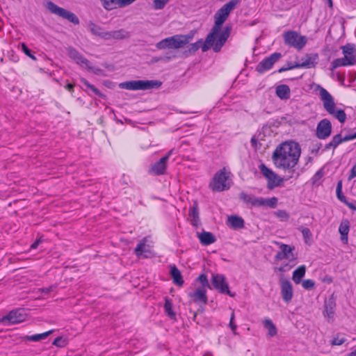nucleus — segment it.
<instances>
[{
	"label": "nucleus",
	"mask_w": 356,
	"mask_h": 356,
	"mask_svg": "<svg viewBox=\"0 0 356 356\" xmlns=\"http://www.w3.org/2000/svg\"><path fill=\"white\" fill-rule=\"evenodd\" d=\"M102 38L106 40H123L130 37V33L124 29H120L116 31H105L103 32Z\"/></svg>",
	"instance_id": "nucleus-20"
},
{
	"label": "nucleus",
	"mask_w": 356,
	"mask_h": 356,
	"mask_svg": "<svg viewBox=\"0 0 356 356\" xmlns=\"http://www.w3.org/2000/svg\"><path fill=\"white\" fill-rule=\"evenodd\" d=\"M275 215L282 221L287 220L289 218V214L285 210H278Z\"/></svg>",
	"instance_id": "nucleus-47"
},
{
	"label": "nucleus",
	"mask_w": 356,
	"mask_h": 356,
	"mask_svg": "<svg viewBox=\"0 0 356 356\" xmlns=\"http://www.w3.org/2000/svg\"><path fill=\"white\" fill-rule=\"evenodd\" d=\"M230 172L225 168L218 170L209 183V188L213 192L227 191L231 187Z\"/></svg>",
	"instance_id": "nucleus-4"
},
{
	"label": "nucleus",
	"mask_w": 356,
	"mask_h": 356,
	"mask_svg": "<svg viewBox=\"0 0 356 356\" xmlns=\"http://www.w3.org/2000/svg\"><path fill=\"white\" fill-rule=\"evenodd\" d=\"M333 294L330 296L328 300L325 302L324 316L328 318H332L334 314V301L332 300Z\"/></svg>",
	"instance_id": "nucleus-33"
},
{
	"label": "nucleus",
	"mask_w": 356,
	"mask_h": 356,
	"mask_svg": "<svg viewBox=\"0 0 356 356\" xmlns=\"http://www.w3.org/2000/svg\"><path fill=\"white\" fill-rule=\"evenodd\" d=\"M74 87V84H72V83H67V84L65 86V88L67 90H69V91H70V92L73 91Z\"/></svg>",
	"instance_id": "nucleus-57"
},
{
	"label": "nucleus",
	"mask_w": 356,
	"mask_h": 356,
	"mask_svg": "<svg viewBox=\"0 0 356 356\" xmlns=\"http://www.w3.org/2000/svg\"><path fill=\"white\" fill-rule=\"evenodd\" d=\"M207 291L204 287H197L193 291L188 293V297L195 303L206 305L208 302Z\"/></svg>",
	"instance_id": "nucleus-18"
},
{
	"label": "nucleus",
	"mask_w": 356,
	"mask_h": 356,
	"mask_svg": "<svg viewBox=\"0 0 356 356\" xmlns=\"http://www.w3.org/2000/svg\"><path fill=\"white\" fill-rule=\"evenodd\" d=\"M301 232L305 238V242L307 243L308 241L311 239L312 236L310 229L307 227H304L301 229Z\"/></svg>",
	"instance_id": "nucleus-48"
},
{
	"label": "nucleus",
	"mask_w": 356,
	"mask_h": 356,
	"mask_svg": "<svg viewBox=\"0 0 356 356\" xmlns=\"http://www.w3.org/2000/svg\"><path fill=\"white\" fill-rule=\"evenodd\" d=\"M234 319H235V314H234V312H232L231 314V316H230L229 326L231 328L233 334H237V332H236L237 325L234 322Z\"/></svg>",
	"instance_id": "nucleus-46"
},
{
	"label": "nucleus",
	"mask_w": 356,
	"mask_h": 356,
	"mask_svg": "<svg viewBox=\"0 0 356 356\" xmlns=\"http://www.w3.org/2000/svg\"><path fill=\"white\" fill-rule=\"evenodd\" d=\"M332 345H334V339L330 341Z\"/></svg>",
	"instance_id": "nucleus-64"
},
{
	"label": "nucleus",
	"mask_w": 356,
	"mask_h": 356,
	"mask_svg": "<svg viewBox=\"0 0 356 356\" xmlns=\"http://www.w3.org/2000/svg\"><path fill=\"white\" fill-rule=\"evenodd\" d=\"M356 138V131L353 132L349 131L348 134H344V130L341 131V133L335 135V147L337 145L350 140Z\"/></svg>",
	"instance_id": "nucleus-27"
},
{
	"label": "nucleus",
	"mask_w": 356,
	"mask_h": 356,
	"mask_svg": "<svg viewBox=\"0 0 356 356\" xmlns=\"http://www.w3.org/2000/svg\"><path fill=\"white\" fill-rule=\"evenodd\" d=\"M197 238L202 245H209L216 241L215 236L211 232L206 231L197 233Z\"/></svg>",
	"instance_id": "nucleus-25"
},
{
	"label": "nucleus",
	"mask_w": 356,
	"mask_h": 356,
	"mask_svg": "<svg viewBox=\"0 0 356 356\" xmlns=\"http://www.w3.org/2000/svg\"><path fill=\"white\" fill-rule=\"evenodd\" d=\"M335 118L341 123H343L346 120V114L343 110L335 108Z\"/></svg>",
	"instance_id": "nucleus-41"
},
{
	"label": "nucleus",
	"mask_w": 356,
	"mask_h": 356,
	"mask_svg": "<svg viewBox=\"0 0 356 356\" xmlns=\"http://www.w3.org/2000/svg\"><path fill=\"white\" fill-rule=\"evenodd\" d=\"M81 82L84 84L88 89L91 90L96 95L104 97V95H103L99 89H97L95 86L90 83L88 80H86L85 78H81L80 79Z\"/></svg>",
	"instance_id": "nucleus-38"
},
{
	"label": "nucleus",
	"mask_w": 356,
	"mask_h": 356,
	"mask_svg": "<svg viewBox=\"0 0 356 356\" xmlns=\"http://www.w3.org/2000/svg\"><path fill=\"white\" fill-rule=\"evenodd\" d=\"M102 6L106 10H111L117 7L120 8V0H100Z\"/></svg>",
	"instance_id": "nucleus-36"
},
{
	"label": "nucleus",
	"mask_w": 356,
	"mask_h": 356,
	"mask_svg": "<svg viewBox=\"0 0 356 356\" xmlns=\"http://www.w3.org/2000/svg\"><path fill=\"white\" fill-rule=\"evenodd\" d=\"M90 30L91 33L95 35H98L102 38V35L103 32H101V28L96 25L95 23L90 22L89 24Z\"/></svg>",
	"instance_id": "nucleus-44"
},
{
	"label": "nucleus",
	"mask_w": 356,
	"mask_h": 356,
	"mask_svg": "<svg viewBox=\"0 0 356 356\" xmlns=\"http://www.w3.org/2000/svg\"><path fill=\"white\" fill-rule=\"evenodd\" d=\"M170 274L175 284L179 286H181L184 284V280L181 272L175 265L171 266Z\"/></svg>",
	"instance_id": "nucleus-32"
},
{
	"label": "nucleus",
	"mask_w": 356,
	"mask_h": 356,
	"mask_svg": "<svg viewBox=\"0 0 356 356\" xmlns=\"http://www.w3.org/2000/svg\"><path fill=\"white\" fill-rule=\"evenodd\" d=\"M196 281L199 282L201 284L200 287H204V289H210V285L207 275L202 273L200 274L196 279Z\"/></svg>",
	"instance_id": "nucleus-40"
},
{
	"label": "nucleus",
	"mask_w": 356,
	"mask_h": 356,
	"mask_svg": "<svg viewBox=\"0 0 356 356\" xmlns=\"http://www.w3.org/2000/svg\"><path fill=\"white\" fill-rule=\"evenodd\" d=\"M172 154V150L167 154L161 157L158 161L151 165L149 173L154 175H162L165 174L167 169V163Z\"/></svg>",
	"instance_id": "nucleus-15"
},
{
	"label": "nucleus",
	"mask_w": 356,
	"mask_h": 356,
	"mask_svg": "<svg viewBox=\"0 0 356 356\" xmlns=\"http://www.w3.org/2000/svg\"><path fill=\"white\" fill-rule=\"evenodd\" d=\"M306 273V267L305 265L298 266L293 272L292 280L296 284H298L301 282L302 278L305 276Z\"/></svg>",
	"instance_id": "nucleus-31"
},
{
	"label": "nucleus",
	"mask_w": 356,
	"mask_h": 356,
	"mask_svg": "<svg viewBox=\"0 0 356 356\" xmlns=\"http://www.w3.org/2000/svg\"><path fill=\"white\" fill-rule=\"evenodd\" d=\"M350 223L347 219L343 220L339 227L341 241L343 244H347L348 241V233L350 231Z\"/></svg>",
	"instance_id": "nucleus-24"
},
{
	"label": "nucleus",
	"mask_w": 356,
	"mask_h": 356,
	"mask_svg": "<svg viewBox=\"0 0 356 356\" xmlns=\"http://www.w3.org/2000/svg\"><path fill=\"white\" fill-rule=\"evenodd\" d=\"M239 197L244 202L254 207H268L274 209L277 205V198L275 197L268 199L256 197L252 195H249L244 192L241 193Z\"/></svg>",
	"instance_id": "nucleus-7"
},
{
	"label": "nucleus",
	"mask_w": 356,
	"mask_h": 356,
	"mask_svg": "<svg viewBox=\"0 0 356 356\" xmlns=\"http://www.w3.org/2000/svg\"><path fill=\"white\" fill-rule=\"evenodd\" d=\"M301 154L300 145L294 141H285L280 144L272 154L275 167L284 170L296 167Z\"/></svg>",
	"instance_id": "nucleus-1"
},
{
	"label": "nucleus",
	"mask_w": 356,
	"mask_h": 356,
	"mask_svg": "<svg viewBox=\"0 0 356 356\" xmlns=\"http://www.w3.org/2000/svg\"><path fill=\"white\" fill-rule=\"evenodd\" d=\"M341 191H342V183L341 181H339L337 185L336 193H340Z\"/></svg>",
	"instance_id": "nucleus-55"
},
{
	"label": "nucleus",
	"mask_w": 356,
	"mask_h": 356,
	"mask_svg": "<svg viewBox=\"0 0 356 356\" xmlns=\"http://www.w3.org/2000/svg\"><path fill=\"white\" fill-rule=\"evenodd\" d=\"M164 312L166 315L171 319H174L176 317V314L173 311V303L172 300L168 297L165 298V303H164Z\"/></svg>",
	"instance_id": "nucleus-34"
},
{
	"label": "nucleus",
	"mask_w": 356,
	"mask_h": 356,
	"mask_svg": "<svg viewBox=\"0 0 356 356\" xmlns=\"http://www.w3.org/2000/svg\"><path fill=\"white\" fill-rule=\"evenodd\" d=\"M189 216L192 217L191 225L194 227H197L199 223V210L198 206L195 203L193 207L189 209Z\"/></svg>",
	"instance_id": "nucleus-35"
},
{
	"label": "nucleus",
	"mask_w": 356,
	"mask_h": 356,
	"mask_svg": "<svg viewBox=\"0 0 356 356\" xmlns=\"http://www.w3.org/2000/svg\"><path fill=\"white\" fill-rule=\"evenodd\" d=\"M319 95L323 102L324 107L330 113L334 114V101L332 95L324 88H321Z\"/></svg>",
	"instance_id": "nucleus-23"
},
{
	"label": "nucleus",
	"mask_w": 356,
	"mask_h": 356,
	"mask_svg": "<svg viewBox=\"0 0 356 356\" xmlns=\"http://www.w3.org/2000/svg\"><path fill=\"white\" fill-rule=\"evenodd\" d=\"M317 56H311L309 55L306 56V59L303 60L302 63H296L294 67H289V69H291L293 67H305V68H312L315 65V60Z\"/></svg>",
	"instance_id": "nucleus-30"
},
{
	"label": "nucleus",
	"mask_w": 356,
	"mask_h": 356,
	"mask_svg": "<svg viewBox=\"0 0 356 356\" xmlns=\"http://www.w3.org/2000/svg\"><path fill=\"white\" fill-rule=\"evenodd\" d=\"M275 94L281 100H287L291 97V89L288 85L281 84L275 88Z\"/></svg>",
	"instance_id": "nucleus-26"
},
{
	"label": "nucleus",
	"mask_w": 356,
	"mask_h": 356,
	"mask_svg": "<svg viewBox=\"0 0 356 356\" xmlns=\"http://www.w3.org/2000/svg\"><path fill=\"white\" fill-rule=\"evenodd\" d=\"M332 280L331 277H330L329 279H327V282L330 283L332 282Z\"/></svg>",
	"instance_id": "nucleus-62"
},
{
	"label": "nucleus",
	"mask_w": 356,
	"mask_h": 356,
	"mask_svg": "<svg viewBox=\"0 0 356 356\" xmlns=\"http://www.w3.org/2000/svg\"><path fill=\"white\" fill-rule=\"evenodd\" d=\"M286 68H281L279 70V72H283L284 70H286Z\"/></svg>",
	"instance_id": "nucleus-61"
},
{
	"label": "nucleus",
	"mask_w": 356,
	"mask_h": 356,
	"mask_svg": "<svg viewBox=\"0 0 356 356\" xmlns=\"http://www.w3.org/2000/svg\"><path fill=\"white\" fill-rule=\"evenodd\" d=\"M55 286H50L49 287H43L40 289V291L44 294H47L53 291V289L55 288Z\"/></svg>",
	"instance_id": "nucleus-51"
},
{
	"label": "nucleus",
	"mask_w": 356,
	"mask_h": 356,
	"mask_svg": "<svg viewBox=\"0 0 356 356\" xmlns=\"http://www.w3.org/2000/svg\"><path fill=\"white\" fill-rule=\"evenodd\" d=\"M67 54L69 57L73 59L78 65L91 69L90 61L74 48L69 47L67 49Z\"/></svg>",
	"instance_id": "nucleus-21"
},
{
	"label": "nucleus",
	"mask_w": 356,
	"mask_h": 356,
	"mask_svg": "<svg viewBox=\"0 0 356 356\" xmlns=\"http://www.w3.org/2000/svg\"><path fill=\"white\" fill-rule=\"evenodd\" d=\"M330 71H331V76H333V74H334V62H332L331 63V67H330Z\"/></svg>",
	"instance_id": "nucleus-58"
},
{
	"label": "nucleus",
	"mask_w": 356,
	"mask_h": 356,
	"mask_svg": "<svg viewBox=\"0 0 356 356\" xmlns=\"http://www.w3.org/2000/svg\"><path fill=\"white\" fill-rule=\"evenodd\" d=\"M284 44L290 47H293L300 51L306 44L307 38L300 35L295 31H287L283 34Z\"/></svg>",
	"instance_id": "nucleus-9"
},
{
	"label": "nucleus",
	"mask_w": 356,
	"mask_h": 356,
	"mask_svg": "<svg viewBox=\"0 0 356 356\" xmlns=\"http://www.w3.org/2000/svg\"><path fill=\"white\" fill-rule=\"evenodd\" d=\"M331 131V122L327 119H323L317 125L316 135L320 139H325L330 135Z\"/></svg>",
	"instance_id": "nucleus-19"
},
{
	"label": "nucleus",
	"mask_w": 356,
	"mask_h": 356,
	"mask_svg": "<svg viewBox=\"0 0 356 356\" xmlns=\"http://www.w3.org/2000/svg\"><path fill=\"white\" fill-rule=\"evenodd\" d=\"M333 142H334V140H332L330 143V145H332Z\"/></svg>",
	"instance_id": "nucleus-63"
},
{
	"label": "nucleus",
	"mask_w": 356,
	"mask_h": 356,
	"mask_svg": "<svg viewBox=\"0 0 356 356\" xmlns=\"http://www.w3.org/2000/svg\"><path fill=\"white\" fill-rule=\"evenodd\" d=\"M193 39V35H175L161 40L156 43L159 49H179L188 44Z\"/></svg>",
	"instance_id": "nucleus-5"
},
{
	"label": "nucleus",
	"mask_w": 356,
	"mask_h": 356,
	"mask_svg": "<svg viewBox=\"0 0 356 356\" xmlns=\"http://www.w3.org/2000/svg\"><path fill=\"white\" fill-rule=\"evenodd\" d=\"M323 176V170H318L311 179V182L313 186H319L321 179Z\"/></svg>",
	"instance_id": "nucleus-39"
},
{
	"label": "nucleus",
	"mask_w": 356,
	"mask_h": 356,
	"mask_svg": "<svg viewBox=\"0 0 356 356\" xmlns=\"http://www.w3.org/2000/svg\"><path fill=\"white\" fill-rule=\"evenodd\" d=\"M302 286L306 290H312L315 286V282L310 279L305 280L302 282Z\"/></svg>",
	"instance_id": "nucleus-45"
},
{
	"label": "nucleus",
	"mask_w": 356,
	"mask_h": 356,
	"mask_svg": "<svg viewBox=\"0 0 356 356\" xmlns=\"http://www.w3.org/2000/svg\"><path fill=\"white\" fill-rule=\"evenodd\" d=\"M264 327L268 331V336L273 337L277 335V329L271 319L265 318L263 321Z\"/></svg>",
	"instance_id": "nucleus-29"
},
{
	"label": "nucleus",
	"mask_w": 356,
	"mask_h": 356,
	"mask_svg": "<svg viewBox=\"0 0 356 356\" xmlns=\"http://www.w3.org/2000/svg\"><path fill=\"white\" fill-rule=\"evenodd\" d=\"M147 238H143L136 247L134 252L138 258L141 257L147 258L152 255V252L149 249V246L147 244Z\"/></svg>",
	"instance_id": "nucleus-22"
},
{
	"label": "nucleus",
	"mask_w": 356,
	"mask_h": 356,
	"mask_svg": "<svg viewBox=\"0 0 356 356\" xmlns=\"http://www.w3.org/2000/svg\"><path fill=\"white\" fill-rule=\"evenodd\" d=\"M227 224L234 229H239L244 227V220L240 216H231L227 219Z\"/></svg>",
	"instance_id": "nucleus-28"
},
{
	"label": "nucleus",
	"mask_w": 356,
	"mask_h": 356,
	"mask_svg": "<svg viewBox=\"0 0 356 356\" xmlns=\"http://www.w3.org/2000/svg\"><path fill=\"white\" fill-rule=\"evenodd\" d=\"M52 344L55 346L63 348L67 344V341L65 339H63L62 337H58L54 340Z\"/></svg>",
	"instance_id": "nucleus-42"
},
{
	"label": "nucleus",
	"mask_w": 356,
	"mask_h": 356,
	"mask_svg": "<svg viewBox=\"0 0 356 356\" xmlns=\"http://www.w3.org/2000/svg\"><path fill=\"white\" fill-rule=\"evenodd\" d=\"M337 198L341 201L342 202H343L344 204L347 202L346 200V197L345 195H343L342 193V191H341L340 193H337Z\"/></svg>",
	"instance_id": "nucleus-52"
},
{
	"label": "nucleus",
	"mask_w": 356,
	"mask_h": 356,
	"mask_svg": "<svg viewBox=\"0 0 356 356\" xmlns=\"http://www.w3.org/2000/svg\"><path fill=\"white\" fill-rule=\"evenodd\" d=\"M169 1L170 0H154L153 1V8L155 10H161L165 7Z\"/></svg>",
	"instance_id": "nucleus-43"
},
{
	"label": "nucleus",
	"mask_w": 356,
	"mask_h": 356,
	"mask_svg": "<svg viewBox=\"0 0 356 356\" xmlns=\"http://www.w3.org/2000/svg\"><path fill=\"white\" fill-rule=\"evenodd\" d=\"M348 356H356V350L350 353Z\"/></svg>",
	"instance_id": "nucleus-60"
},
{
	"label": "nucleus",
	"mask_w": 356,
	"mask_h": 356,
	"mask_svg": "<svg viewBox=\"0 0 356 356\" xmlns=\"http://www.w3.org/2000/svg\"><path fill=\"white\" fill-rule=\"evenodd\" d=\"M26 314L22 309H15L10 312L2 318V322L7 324H17L25 321Z\"/></svg>",
	"instance_id": "nucleus-16"
},
{
	"label": "nucleus",
	"mask_w": 356,
	"mask_h": 356,
	"mask_svg": "<svg viewBox=\"0 0 356 356\" xmlns=\"http://www.w3.org/2000/svg\"><path fill=\"white\" fill-rule=\"evenodd\" d=\"M52 332H53V330H49L47 332H45L44 333L33 334V335H31V336H27L26 339H27L28 341H38L44 339L49 334H51Z\"/></svg>",
	"instance_id": "nucleus-37"
},
{
	"label": "nucleus",
	"mask_w": 356,
	"mask_h": 356,
	"mask_svg": "<svg viewBox=\"0 0 356 356\" xmlns=\"http://www.w3.org/2000/svg\"><path fill=\"white\" fill-rule=\"evenodd\" d=\"M162 83L157 80H134L122 82L120 88L129 90H147L152 88H158Z\"/></svg>",
	"instance_id": "nucleus-6"
},
{
	"label": "nucleus",
	"mask_w": 356,
	"mask_h": 356,
	"mask_svg": "<svg viewBox=\"0 0 356 356\" xmlns=\"http://www.w3.org/2000/svg\"><path fill=\"white\" fill-rule=\"evenodd\" d=\"M42 240L41 238L37 239L35 242H33L31 245L30 248L31 249H36L38 246V245L41 243Z\"/></svg>",
	"instance_id": "nucleus-54"
},
{
	"label": "nucleus",
	"mask_w": 356,
	"mask_h": 356,
	"mask_svg": "<svg viewBox=\"0 0 356 356\" xmlns=\"http://www.w3.org/2000/svg\"><path fill=\"white\" fill-rule=\"evenodd\" d=\"M346 341V339L344 337H340L337 334L335 337V346H339L343 344Z\"/></svg>",
	"instance_id": "nucleus-50"
},
{
	"label": "nucleus",
	"mask_w": 356,
	"mask_h": 356,
	"mask_svg": "<svg viewBox=\"0 0 356 356\" xmlns=\"http://www.w3.org/2000/svg\"><path fill=\"white\" fill-rule=\"evenodd\" d=\"M44 6L45 8L52 14L65 19L74 24H79L80 22L78 17L74 13L63 8L59 7L51 1H47Z\"/></svg>",
	"instance_id": "nucleus-10"
},
{
	"label": "nucleus",
	"mask_w": 356,
	"mask_h": 356,
	"mask_svg": "<svg viewBox=\"0 0 356 356\" xmlns=\"http://www.w3.org/2000/svg\"><path fill=\"white\" fill-rule=\"evenodd\" d=\"M22 49L23 51V52L26 55L28 56L29 58H31V59H33V60H36V58L35 56L33 55V54L32 53V51H31V49H29L28 48V47L24 44V43H22Z\"/></svg>",
	"instance_id": "nucleus-49"
},
{
	"label": "nucleus",
	"mask_w": 356,
	"mask_h": 356,
	"mask_svg": "<svg viewBox=\"0 0 356 356\" xmlns=\"http://www.w3.org/2000/svg\"><path fill=\"white\" fill-rule=\"evenodd\" d=\"M281 295L284 302H289L291 300L293 295L292 284L290 281L281 276L280 280Z\"/></svg>",
	"instance_id": "nucleus-17"
},
{
	"label": "nucleus",
	"mask_w": 356,
	"mask_h": 356,
	"mask_svg": "<svg viewBox=\"0 0 356 356\" xmlns=\"http://www.w3.org/2000/svg\"><path fill=\"white\" fill-rule=\"evenodd\" d=\"M282 55L280 53H273L269 56L263 59L256 67V70L259 74H263L265 72L271 69L273 65L277 62L280 58Z\"/></svg>",
	"instance_id": "nucleus-14"
},
{
	"label": "nucleus",
	"mask_w": 356,
	"mask_h": 356,
	"mask_svg": "<svg viewBox=\"0 0 356 356\" xmlns=\"http://www.w3.org/2000/svg\"><path fill=\"white\" fill-rule=\"evenodd\" d=\"M202 40H200L197 42L193 43L192 44V49H193L194 51L197 50L200 47V44H202Z\"/></svg>",
	"instance_id": "nucleus-53"
},
{
	"label": "nucleus",
	"mask_w": 356,
	"mask_h": 356,
	"mask_svg": "<svg viewBox=\"0 0 356 356\" xmlns=\"http://www.w3.org/2000/svg\"><path fill=\"white\" fill-rule=\"evenodd\" d=\"M345 204L347 205L351 210H353V211L356 210V206L353 203L349 202L347 201L345 203Z\"/></svg>",
	"instance_id": "nucleus-56"
},
{
	"label": "nucleus",
	"mask_w": 356,
	"mask_h": 356,
	"mask_svg": "<svg viewBox=\"0 0 356 356\" xmlns=\"http://www.w3.org/2000/svg\"><path fill=\"white\" fill-rule=\"evenodd\" d=\"M231 30L229 25L225 26L224 29L217 28L216 30L213 26L201 47L202 51L205 52L212 49L214 52H219L229 38Z\"/></svg>",
	"instance_id": "nucleus-2"
},
{
	"label": "nucleus",
	"mask_w": 356,
	"mask_h": 356,
	"mask_svg": "<svg viewBox=\"0 0 356 356\" xmlns=\"http://www.w3.org/2000/svg\"><path fill=\"white\" fill-rule=\"evenodd\" d=\"M275 244L279 246L280 250L277 251L274 257L275 262H280L286 260L282 263L280 267L275 268V271L284 273L290 270L298 263V254L295 253V246L284 244L281 242L275 241Z\"/></svg>",
	"instance_id": "nucleus-3"
},
{
	"label": "nucleus",
	"mask_w": 356,
	"mask_h": 356,
	"mask_svg": "<svg viewBox=\"0 0 356 356\" xmlns=\"http://www.w3.org/2000/svg\"><path fill=\"white\" fill-rule=\"evenodd\" d=\"M259 169L263 176L267 180V188L273 190L282 185L284 179L279 177L274 171L268 168L264 163H261L259 165Z\"/></svg>",
	"instance_id": "nucleus-12"
},
{
	"label": "nucleus",
	"mask_w": 356,
	"mask_h": 356,
	"mask_svg": "<svg viewBox=\"0 0 356 356\" xmlns=\"http://www.w3.org/2000/svg\"><path fill=\"white\" fill-rule=\"evenodd\" d=\"M241 0H230L229 2L224 4L214 15V25L215 30L217 28H222V24L226 21L230 13L239 5Z\"/></svg>",
	"instance_id": "nucleus-8"
},
{
	"label": "nucleus",
	"mask_w": 356,
	"mask_h": 356,
	"mask_svg": "<svg viewBox=\"0 0 356 356\" xmlns=\"http://www.w3.org/2000/svg\"><path fill=\"white\" fill-rule=\"evenodd\" d=\"M326 2L327 3V4L330 7H332V4H333L332 0H326Z\"/></svg>",
	"instance_id": "nucleus-59"
},
{
	"label": "nucleus",
	"mask_w": 356,
	"mask_h": 356,
	"mask_svg": "<svg viewBox=\"0 0 356 356\" xmlns=\"http://www.w3.org/2000/svg\"><path fill=\"white\" fill-rule=\"evenodd\" d=\"M343 51V57L335 59V68L341 66L353 65L356 63V53L355 46L352 44H347L341 47Z\"/></svg>",
	"instance_id": "nucleus-11"
},
{
	"label": "nucleus",
	"mask_w": 356,
	"mask_h": 356,
	"mask_svg": "<svg viewBox=\"0 0 356 356\" xmlns=\"http://www.w3.org/2000/svg\"><path fill=\"white\" fill-rule=\"evenodd\" d=\"M211 284L213 288L220 293L227 294L230 297H234L235 293H232L229 289L225 277L222 274H216L212 276Z\"/></svg>",
	"instance_id": "nucleus-13"
}]
</instances>
